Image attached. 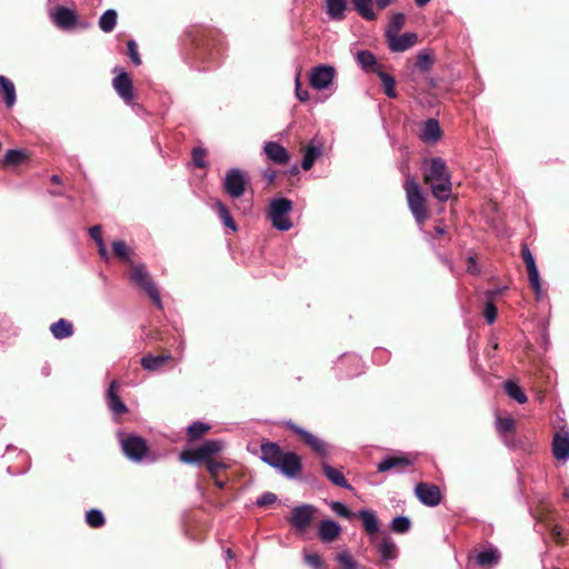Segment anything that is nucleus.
<instances>
[{"label":"nucleus","instance_id":"aec40b11","mask_svg":"<svg viewBox=\"0 0 569 569\" xmlns=\"http://www.w3.org/2000/svg\"><path fill=\"white\" fill-rule=\"evenodd\" d=\"M53 21L61 29H71L77 23V14L73 10L59 6L53 14Z\"/></svg>","mask_w":569,"mask_h":569},{"label":"nucleus","instance_id":"4c0bfd02","mask_svg":"<svg viewBox=\"0 0 569 569\" xmlns=\"http://www.w3.org/2000/svg\"><path fill=\"white\" fill-rule=\"evenodd\" d=\"M406 21V16L402 12L393 13L389 20V23L385 30V38L388 36H393L399 33V31L403 28Z\"/></svg>","mask_w":569,"mask_h":569},{"label":"nucleus","instance_id":"412c9836","mask_svg":"<svg viewBox=\"0 0 569 569\" xmlns=\"http://www.w3.org/2000/svg\"><path fill=\"white\" fill-rule=\"evenodd\" d=\"M501 553L497 547L490 546L476 555V563L478 567H495L499 563Z\"/></svg>","mask_w":569,"mask_h":569},{"label":"nucleus","instance_id":"7ed1b4c3","mask_svg":"<svg viewBox=\"0 0 569 569\" xmlns=\"http://www.w3.org/2000/svg\"><path fill=\"white\" fill-rule=\"evenodd\" d=\"M128 274L129 281L140 290L144 291L152 302L161 309L162 302L160 293L147 270V266L144 263H133L130 266Z\"/></svg>","mask_w":569,"mask_h":569},{"label":"nucleus","instance_id":"a18cd8bd","mask_svg":"<svg viewBox=\"0 0 569 569\" xmlns=\"http://www.w3.org/2000/svg\"><path fill=\"white\" fill-rule=\"evenodd\" d=\"M411 528V520L407 516H397L390 523V529L396 533H407Z\"/></svg>","mask_w":569,"mask_h":569},{"label":"nucleus","instance_id":"1a4fd4ad","mask_svg":"<svg viewBox=\"0 0 569 569\" xmlns=\"http://www.w3.org/2000/svg\"><path fill=\"white\" fill-rule=\"evenodd\" d=\"M316 508L312 505L303 503L292 509L290 525L297 530L303 532L313 520Z\"/></svg>","mask_w":569,"mask_h":569},{"label":"nucleus","instance_id":"f8f14e48","mask_svg":"<svg viewBox=\"0 0 569 569\" xmlns=\"http://www.w3.org/2000/svg\"><path fill=\"white\" fill-rule=\"evenodd\" d=\"M124 455L134 461H140L149 450L147 441L142 437L129 436L122 441Z\"/></svg>","mask_w":569,"mask_h":569},{"label":"nucleus","instance_id":"cd10ccee","mask_svg":"<svg viewBox=\"0 0 569 569\" xmlns=\"http://www.w3.org/2000/svg\"><path fill=\"white\" fill-rule=\"evenodd\" d=\"M503 291V289H493V290H487L485 296L487 298V301L483 307V317L487 321V323L491 325L496 321L497 318V307L493 303V299L500 295Z\"/></svg>","mask_w":569,"mask_h":569},{"label":"nucleus","instance_id":"864d4df0","mask_svg":"<svg viewBox=\"0 0 569 569\" xmlns=\"http://www.w3.org/2000/svg\"><path fill=\"white\" fill-rule=\"evenodd\" d=\"M127 48H128V56L130 57L133 64L140 66L142 61H141L140 54L138 52V46H137L136 41L129 40L127 42Z\"/></svg>","mask_w":569,"mask_h":569},{"label":"nucleus","instance_id":"49530a36","mask_svg":"<svg viewBox=\"0 0 569 569\" xmlns=\"http://www.w3.org/2000/svg\"><path fill=\"white\" fill-rule=\"evenodd\" d=\"M86 522L91 528H101L106 523V519L100 510L91 509L86 513Z\"/></svg>","mask_w":569,"mask_h":569},{"label":"nucleus","instance_id":"4be33fe9","mask_svg":"<svg viewBox=\"0 0 569 569\" xmlns=\"http://www.w3.org/2000/svg\"><path fill=\"white\" fill-rule=\"evenodd\" d=\"M382 561L395 560L398 558V547L390 536H385L375 543Z\"/></svg>","mask_w":569,"mask_h":569},{"label":"nucleus","instance_id":"dca6fc26","mask_svg":"<svg viewBox=\"0 0 569 569\" xmlns=\"http://www.w3.org/2000/svg\"><path fill=\"white\" fill-rule=\"evenodd\" d=\"M263 151L268 159L276 164H287L289 162L288 150L276 141H268L264 143Z\"/></svg>","mask_w":569,"mask_h":569},{"label":"nucleus","instance_id":"052dcab7","mask_svg":"<svg viewBox=\"0 0 569 569\" xmlns=\"http://www.w3.org/2000/svg\"><path fill=\"white\" fill-rule=\"evenodd\" d=\"M222 468H224V465H223V463H220V462H218V461L216 460V481H214L216 489H217V488L222 489V488H224V486H226V481L221 480V479L218 477V471H219V469H222Z\"/></svg>","mask_w":569,"mask_h":569},{"label":"nucleus","instance_id":"393cba45","mask_svg":"<svg viewBox=\"0 0 569 569\" xmlns=\"http://www.w3.org/2000/svg\"><path fill=\"white\" fill-rule=\"evenodd\" d=\"M170 360H172V357L169 351H164L159 356L147 355L141 359V366L144 370L157 371Z\"/></svg>","mask_w":569,"mask_h":569},{"label":"nucleus","instance_id":"c03bdc74","mask_svg":"<svg viewBox=\"0 0 569 569\" xmlns=\"http://www.w3.org/2000/svg\"><path fill=\"white\" fill-rule=\"evenodd\" d=\"M435 63V59L428 50H421L417 54L416 68L420 71H429Z\"/></svg>","mask_w":569,"mask_h":569},{"label":"nucleus","instance_id":"37998d69","mask_svg":"<svg viewBox=\"0 0 569 569\" xmlns=\"http://www.w3.org/2000/svg\"><path fill=\"white\" fill-rule=\"evenodd\" d=\"M29 158V154L24 150H8L3 163L6 166H18L24 162Z\"/></svg>","mask_w":569,"mask_h":569},{"label":"nucleus","instance_id":"2eb2a0df","mask_svg":"<svg viewBox=\"0 0 569 569\" xmlns=\"http://www.w3.org/2000/svg\"><path fill=\"white\" fill-rule=\"evenodd\" d=\"M552 453L557 460L567 461L569 459V431L561 430L553 436Z\"/></svg>","mask_w":569,"mask_h":569},{"label":"nucleus","instance_id":"0e129e2a","mask_svg":"<svg viewBox=\"0 0 569 569\" xmlns=\"http://www.w3.org/2000/svg\"><path fill=\"white\" fill-rule=\"evenodd\" d=\"M375 1L377 3L378 9H380V10L388 8L393 2V0H375Z\"/></svg>","mask_w":569,"mask_h":569},{"label":"nucleus","instance_id":"f03ea898","mask_svg":"<svg viewBox=\"0 0 569 569\" xmlns=\"http://www.w3.org/2000/svg\"><path fill=\"white\" fill-rule=\"evenodd\" d=\"M425 182L430 186L432 196L440 202L447 201L451 196L450 174L442 158H432L425 172Z\"/></svg>","mask_w":569,"mask_h":569},{"label":"nucleus","instance_id":"09e8293b","mask_svg":"<svg viewBox=\"0 0 569 569\" xmlns=\"http://www.w3.org/2000/svg\"><path fill=\"white\" fill-rule=\"evenodd\" d=\"M528 270V278L530 286L532 287L537 298H540L541 296V283H540V277L537 266L527 268Z\"/></svg>","mask_w":569,"mask_h":569},{"label":"nucleus","instance_id":"3c124183","mask_svg":"<svg viewBox=\"0 0 569 569\" xmlns=\"http://www.w3.org/2000/svg\"><path fill=\"white\" fill-rule=\"evenodd\" d=\"M330 507H331L333 512H336L338 516H340L342 518L351 519L352 516H353L351 510L345 503H342V502L333 501L330 505Z\"/></svg>","mask_w":569,"mask_h":569},{"label":"nucleus","instance_id":"72a5a7b5","mask_svg":"<svg viewBox=\"0 0 569 569\" xmlns=\"http://www.w3.org/2000/svg\"><path fill=\"white\" fill-rule=\"evenodd\" d=\"M375 73L378 76V78L381 81V84L383 87V92L388 98L396 99L398 97L397 91L395 90L396 80L395 78L385 72L381 67H377L375 69Z\"/></svg>","mask_w":569,"mask_h":569},{"label":"nucleus","instance_id":"bf43d9fd","mask_svg":"<svg viewBox=\"0 0 569 569\" xmlns=\"http://www.w3.org/2000/svg\"><path fill=\"white\" fill-rule=\"evenodd\" d=\"M296 97L301 101V102H307L310 98L309 96V92L307 89H301L300 87V82H299V78L297 77L296 79Z\"/></svg>","mask_w":569,"mask_h":569},{"label":"nucleus","instance_id":"4468645a","mask_svg":"<svg viewBox=\"0 0 569 569\" xmlns=\"http://www.w3.org/2000/svg\"><path fill=\"white\" fill-rule=\"evenodd\" d=\"M112 86L124 102L130 103L133 100V84L128 72L121 71L117 77H114Z\"/></svg>","mask_w":569,"mask_h":569},{"label":"nucleus","instance_id":"e2e57ef3","mask_svg":"<svg viewBox=\"0 0 569 569\" xmlns=\"http://www.w3.org/2000/svg\"><path fill=\"white\" fill-rule=\"evenodd\" d=\"M98 251H99V254H100V257L102 259H104V260L109 259V254H108V251H107V248H106L104 243H100V246H98Z\"/></svg>","mask_w":569,"mask_h":569},{"label":"nucleus","instance_id":"e433bc0d","mask_svg":"<svg viewBox=\"0 0 569 569\" xmlns=\"http://www.w3.org/2000/svg\"><path fill=\"white\" fill-rule=\"evenodd\" d=\"M211 429L210 425L196 421L190 425L187 429V439L189 442H193L203 437Z\"/></svg>","mask_w":569,"mask_h":569},{"label":"nucleus","instance_id":"423d86ee","mask_svg":"<svg viewBox=\"0 0 569 569\" xmlns=\"http://www.w3.org/2000/svg\"><path fill=\"white\" fill-rule=\"evenodd\" d=\"M179 458L184 463L204 466L213 477V440H208L198 448L182 450Z\"/></svg>","mask_w":569,"mask_h":569},{"label":"nucleus","instance_id":"603ef678","mask_svg":"<svg viewBox=\"0 0 569 569\" xmlns=\"http://www.w3.org/2000/svg\"><path fill=\"white\" fill-rule=\"evenodd\" d=\"M278 500L277 495L270 491L263 492L261 496H259L256 500V505L258 507H267L276 503Z\"/></svg>","mask_w":569,"mask_h":569},{"label":"nucleus","instance_id":"ea45409f","mask_svg":"<svg viewBox=\"0 0 569 569\" xmlns=\"http://www.w3.org/2000/svg\"><path fill=\"white\" fill-rule=\"evenodd\" d=\"M505 391L511 399L516 400L519 405H523L528 401V398L526 393L522 391V389L511 380L505 382Z\"/></svg>","mask_w":569,"mask_h":569},{"label":"nucleus","instance_id":"a211bd4d","mask_svg":"<svg viewBox=\"0 0 569 569\" xmlns=\"http://www.w3.org/2000/svg\"><path fill=\"white\" fill-rule=\"evenodd\" d=\"M323 152V146L318 140H312L305 149H303V157L301 161V167L303 170L308 171L310 170L316 160L321 157Z\"/></svg>","mask_w":569,"mask_h":569},{"label":"nucleus","instance_id":"f3484780","mask_svg":"<svg viewBox=\"0 0 569 569\" xmlns=\"http://www.w3.org/2000/svg\"><path fill=\"white\" fill-rule=\"evenodd\" d=\"M119 383L113 380L107 390L108 407L114 415H123L128 412V408L118 395Z\"/></svg>","mask_w":569,"mask_h":569},{"label":"nucleus","instance_id":"338daca9","mask_svg":"<svg viewBox=\"0 0 569 569\" xmlns=\"http://www.w3.org/2000/svg\"><path fill=\"white\" fill-rule=\"evenodd\" d=\"M223 449V442L216 439V455Z\"/></svg>","mask_w":569,"mask_h":569},{"label":"nucleus","instance_id":"13d9d810","mask_svg":"<svg viewBox=\"0 0 569 569\" xmlns=\"http://www.w3.org/2000/svg\"><path fill=\"white\" fill-rule=\"evenodd\" d=\"M89 234L96 241L97 246H100V243H104L100 226L97 224L91 227L89 229Z\"/></svg>","mask_w":569,"mask_h":569},{"label":"nucleus","instance_id":"f704fd0d","mask_svg":"<svg viewBox=\"0 0 569 569\" xmlns=\"http://www.w3.org/2000/svg\"><path fill=\"white\" fill-rule=\"evenodd\" d=\"M356 60L358 64L367 72H375V69L380 67L375 54L369 50H360L357 53Z\"/></svg>","mask_w":569,"mask_h":569},{"label":"nucleus","instance_id":"7c9ffc66","mask_svg":"<svg viewBox=\"0 0 569 569\" xmlns=\"http://www.w3.org/2000/svg\"><path fill=\"white\" fill-rule=\"evenodd\" d=\"M112 251L114 256L123 263L129 267L133 264L132 257L134 254L133 250L127 246V243L122 240H116L111 243Z\"/></svg>","mask_w":569,"mask_h":569},{"label":"nucleus","instance_id":"39448f33","mask_svg":"<svg viewBox=\"0 0 569 569\" xmlns=\"http://www.w3.org/2000/svg\"><path fill=\"white\" fill-rule=\"evenodd\" d=\"M293 203L284 197L274 198L269 204L267 212L268 219L274 229L279 231H288L292 228L289 213L292 211Z\"/></svg>","mask_w":569,"mask_h":569},{"label":"nucleus","instance_id":"5701e85b","mask_svg":"<svg viewBox=\"0 0 569 569\" xmlns=\"http://www.w3.org/2000/svg\"><path fill=\"white\" fill-rule=\"evenodd\" d=\"M321 468L325 476L331 483L339 488L353 490L352 486L347 481V479L345 478L343 473L340 470L333 468L326 461L321 462Z\"/></svg>","mask_w":569,"mask_h":569},{"label":"nucleus","instance_id":"de8ad7c7","mask_svg":"<svg viewBox=\"0 0 569 569\" xmlns=\"http://www.w3.org/2000/svg\"><path fill=\"white\" fill-rule=\"evenodd\" d=\"M496 429L500 435H507L515 429V421L510 417H496Z\"/></svg>","mask_w":569,"mask_h":569},{"label":"nucleus","instance_id":"0eeeda50","mask_svg":"<svg viewBox=\"0 0 569 569\" xmlns=\"http://www.w3.org/2000/svg\"><path fill=\"white\" fill-rule=\"evenodd\" d=\"M250 187V176L247 171L233 167L227 170L222 179L223 191L231 199L241 198Z\"/></svg>","mask_w":569,"mask_h":569},{"label":"nucleus","instance_id":"9b49d317","mask_svg":"<svg viewBox=\"0 0 569 569\" xmlns=\"http://www.w3.org/2000/svg\"><path fill=\"white\" fill-rule=\"evenodd\" d=\"M336 74V69L331 66L320 64L312 68L310 72V84L317 90L327 89Z\"/></svg>","mask_w":569,"mask_h":569},{"label":"nucleus","instance_id":"9d476101","mask_svg":"<svg viewBox=\"0 0 569 569\" xmlns=\"http://www.w3.org/2000/svg\"><path fill=\"white\" fill-rule=\"evenodd\" d=\"M415 495L418 500L427 507H437L440 505L442 495L437 485L419 482L415 487Z\"/></svg>","mask_w":569,"mask_h":569},{"label":"nucleus","instance_id":"a878e982","mask_svg":"<svg viewBox=\"0 0 569 569\" xmlns=\"http://www.w3.org/2000/svg\"><path fill=\"white\" fill-rule=\"evenodd\" d=\"M325 10L327 16L333 21H342L346 18V0H326Z\"/></svg>","mask_w":569,"mask_h":569},{"label":"nucleus","instance_id":"c85d7f7f","mask_svg":"<svg viewBox=\"0 0 569 569\" xmlns=\"http://www.w3.org/2000/svg\"><path fill=\"white\" fill-rule=\"evenodd\" d=\"M412 461L407 457H395V456H386L378 465V472H386L393 468H403L411 466Z\"/></svg>","mask_w":569,"mask_h":569},{"label":"nucleus","instance_id":"c9c22d12","mask_svg":"<svg viewBox=\"0 0 569 569\" xmlns=\"http://www.w3.org/2000/svg\"><path fill=\"white\" fill-rule=\"evenodd\" d=\"M341 363L348 362L353 368L341 372L343 377H355L360 373L361 359L356 353H343L340 358Z\"/></svg>","mask_w":569,"mask_h":569},{"label":"nucleus","instance_id":"774afa93","mask_svg":"<svg viewBox=\"0 0 569 569\" xmlns=\"http://www.w3.org/2000/svg\"><path fill=\"white\" fill-rule=\"evenodd\" d=\"M51 181L56 184H60L62 181H61V178L58 176V174H53L51 177Z\"/></svg>","mask_w":569,"mask_h":569},{"label":"nucleus","instance_id":"5fc2aeb1","mask_svg":"<svg viewBox=\"0 0 569 569\" xmlns=\"http://www.w3.org/2000/svg\"><path fill=\"white\" fill-rule=\"evenodd\" d=\"M305 561L307 565H309L313 569H322V566H323L322 559L317 553L305 555Z\"/></svg>","mask_w":569,"mask_h":569},{"label":"nucleus","instance_id":"f257e3e1","mask_svg":"<svg viewBox=\"0 0 569 569\" xmlns=\"http://www.w3.org/2000/svg\"><path fill=\"white\" fill-rule=\"evenodd\" d=\"M260 451V459L287 478H296L302 469L301 458L293 451H283L277 442L263 440Z\"/></svg>","mask_w":569,"mask_h":569},{"label":"nucleus","instance_id":"2f4dec72","mask_svg":"<svg viewBox=\"0 0 569 569\" xmlns=\"http://www.w3.org/2000/svg\"><path fill=\"white\" fill-rule=\"evenodd\" d=\"M0 96L3 98L8 108L13 107L16 103L17 96L14 84L4 76H0Z\"/></svg>","mask_w":569,"mask_h":569},{"label":"nucleus","instance_id":"473e14b6","mask_svg":"<svg viewBox=\"0 0 569 569\" xmlns=\"http://www.w3.org/2000/svg\"><path fill=\"white\" fill-rule=\"evenodd\" d=\"M356 12L367 21H375L377 13L373 10V0H352Z\"/></svg>","mask_w":569,"mask_h":569},{"label":"nucleus","instance_id":"79ce46f5","mask_svg":"<svg viewBox=\"0 0 569 569\" xmlns=\"http://www.w3.org/2000/svg\"><path fill=\"white\" fill-rule=\"evenodd\" d=\"M117 12L112 9L107 10L99 19V27L103 32H111L117 23Z\"/></svg>","mask_w":569,"mask_h":569},{"label":"nucleus","instance_id":"4d7b16f0","mask_svg":"<svg viewBox=\"0 0 569 569\" xmlns=\"http://www.w3.org/2000/svg\"><path fill=\"white\" fill-rule=\"evenodd\" d=\"M521 253L527 268L536 266L535 258L529 248L527 247V244L522 246Z\"/></svg>","mask_w":569,"mask_h":569},{"label":"nucleus","instance_id":"a19ab883","mask_svg":"<svg viewBox=\"0 0 569 569\" xmlns=\"http://www.w3.org/2000/svg\"><path fill=\"white\" fill-rule=\"evenodd\" d=\"M339 565V569H358V562L355 560L349 550H341L335 556Z\"/></svg>","mask_w":569,"mask_h":569},{"label":"nucleus","instance_id":"20e7f679","mask_svg":"<svg viewBox=\"0 0 569 569\" xmlns=\"http://www.w3.org/2000/svg\"><path fill=\"white\" fill-rule=\"evenodd\" d=\"M403 188L406 190L409 209L415 220L418 223L425 222L428 218V212L426 208V198L419 183L415 178L407 176Z\"/></svg>","mask_w":569,"mask_h":569},{"label":"nucleus","instance_id":"bb28decb","mask_svg":"<svg viewBox=\"0 0 569 569\" xmlns=\"http://www.w3.org/2000/svg\"><path fill=\"white\" fill-rule=\"evenodd\" d=\"M441 138V129L437 119L430 118L423 123L420 139L425 142H437Z\"/></svg>","mask_w":569,"mask_h":569},{"label":"nucleus","instance_id":"ddd939ff","mask_svg":"<svg viewBox=\"0 0 569 569\" xmlns=\"http://www.w3.org/2000/svg\"><path fill=\"white\" fill-rule=\"evenodd\" d=\"M387 46L391 52H405L418 42L416 32L396 33L386 38Z\"/></svg>","mask_w":569,"mask_h":569},{"label":"nucleus","instance_id":"69168bd1","mask_svg":"<svg viewBox=\"0 0 569 569\" xmlns=\"http://www.w3.org/2000/svg\"><path fill=\"white\" fill-rule=\"evenodd\" d=\"M223 557H224L226 561H229V560L233 559L234 555H233L232 550L230 548H228L223 551Z\"/></svg>","mask_w":569,"mask_h":569},{"label":"nucleus","instance_id":"6e6d98bb","mask_svg":"<svg viewBox=\"0 0 569 569\" xmlns=\"http://www.w3.org/2000/svg\"><path fill=\"white\" fill-rule=\"evenodd\" d=\"M467 272L473 276H477L481 272V269L477 262V259L475 256H469L467 259Z\"/></svg>","mask_w":569,"mask_h":569},{"label":"nucleus","instance_id":"58836bf2","mask_svg":"<svg viewBox=\"0 0 569 569\" xmlns=\"http://www.w3.org/2000/svg\"><path fill=\"white\" fill-rule=\"evenodd\" d=\"M216 209H217V213H218L221 222L223 223V226H226L232 232H236L237 224H236L230 211L228 210V208L221 201L216 200Z\"/></svg>","mask_w":569,"mask_h":569},{"label":"nucleus","instance_id":"6ab92c4d","mask_svg":"<svg viewBox=\"0 0 569 569\" xmlns=\"http://www.w3.org/2000/svg\"><path fill=\"white\" fill-rule=\"evenodd\" d=\"M341 533V526L331 519L322 520L318 527V536L322 542H331Z\"/></svg>","mask_w":569,"mask_h":569},{"label":"nucleus","instance_id":"680f3d73","mask_svg":"<svg viewBox=\"0 0 569 569\" xmlns=\"http://www.w3.org/2000/svg\"><path fill=\"white\" fill-rule=\"evenodd\" d=\"M262 177L268 181V183H272L277 177L276 170L268 168L262 171Z\"/></svg>","mask_w":569,"mask_h":569},{"label":"nucleus","instance_id":"b1692460","mask_svg":"<svg viewBox=\"0 0 569 569\" xmlns=\"http://www.w3.org/2000/svg\"><path fill=\"white\" fill-rule=\"evenodd\" d=\"M357 517L361 519L365 531L370 536H375L379 532V523L377 515L373 510L362 509L359 510Z\"/></svg>","mask_w":569,"mask_h":569},{"label":"nucleus","instance_id":"c756f323","mask_svg":"<svg viewBox=\"0 0 569 569\" xmlns=\"http://www.w3.org/2000/svg\"><path fill=\"white\" fill-rule=\"evenodd\" d=\"M50 332L56 339H66L73 335L74 328L73 323L67 319H59L58 321L51 323Z\"/></svg>","mask_w":569,"mask_h":569},{"label":"nucleus","instance_id":"8fccbe9b","mask_svg":"<svg viewBox=\"0 0 569 569\" xmlns=\"http://www.w3.org/2000/svg\"><path fill=\"white\" fill-rule=\"evenodd\" d=\"M191 154H192V164L200 170L204 169L206 168L204 158L207 156V151L201 147H197V148H193Z\"/></svg>","mask_w":569,"mask_h":569},{"label":"nucleus","instance_id":"6e6552de","mask_svg":"<svg viewBox=\"0 0 569 569\" xmlns=\"http://www.w3.org/2000/svg\"><path fill=\"white\" fill-rule=\"evenodd\" d=\"M283 425L286 429L299 436L303 440V442L318 456H320L321 458H328L330 456L329 445L325 440L306 430L305 428L298 426L291 420L286 421Z\"/></svg>","mask_w":569,"mask_h":569}]
</instances>
